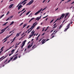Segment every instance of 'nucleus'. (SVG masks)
Returning a JSON list of instances; mask_svg holds the SVG:
<instances>
[{
	"label": "nucleus",
	"mask_w": 74,
	"mask_h": 74,
	"mask_svg": "<svg viewBox=\"0 0 74 74\" xmlns=\"http://www.w3.org/2000/svg\"><path fill=\"white\" fill-rule=\"evenodd\" d=\"M37 22H36L34 23L33 25L31 27L27 30V32H28L27 33V34H29V33L30 32H31V31L32 30V29H33V28H34L35 26H36V25L38 23H37Z\"/></svg>",
	"instance_id": "nucleus-1"
},
{
	"label": "nucleus",
	"mask_w": 74,
	"mask_h": 74,
	"mask_svg": "<svg viewBox=\"0 0 74 74\" xmlns=\"http://www.w3.org/2000/svg\"><path fill=\"white\" fill-rule=\"evenodd\" d=\"M62 27H63V25L62 24L60 27H59V28L58 29V30L56 31L55 33L54 34V35H53V36H52V37H51V38H53V37H55V34L56 33V32H58V31H59V30H60V29H62Z\"/></svg>",
	"instance_id": "nucleus-2"
},
{
	"label": "nucleus",
	"mask_w": 74,
	"mask_h": 74,
	"mask_svg": "<svg viewBox=\"0 0 74 74\" xmlns=\"http://www.w3.org/2000/svg\"><path fill=\"white\" fill-rule=\"evenodd\" d=\"M45 9H46V8H45L43 9H42V8L41 9L39 10L38 11V12H36L35 13L34 15H38V14H39V13H40V12H41V11H44V10H45Z\"/></svg>",
	"instance_id": "nucleus-3"
},
{
	"label": "nucleus",
	"mask_w": 74,
	"mask_h": 74,
	"mask_svg": "<svg viewBox=\"0 0 74 74\" xmlns=\"http://www.w3.org/2000/svg\"><path fill=\"white\" fill-rule=\"evenodd\" d=\"M65 15V14H63L61 16V17L59 18H58L55 21V22H56V21H58V20H60V19H62V18H64V16Z\"/></svg>",
	"instance_id": "nucleus-4"
},
{
	"label": "nucleus",
	"mask_w": 74,
	"mask_h": 74,
	"mask_svg": "<svg viewBox=\"0 0 74 74\" xmlns=\"http://www.w3.org/2000/svg\"><path fill=\"white\" fill-rule=\"evenodd\" d=\"M26 41H27V40H25L24 41H23V42L22 43V45L21 47V48L22 49H23V47L25 46V43H26Z\"/></svg>",
	"instance_id": "nucleus-5"
},
{
	"label": "nucleus",
	"mask_w": 74,
	"mask_h": 74,
	"mask_svg": "<svg viewBox=\"0 0 74 74\" xmlns=\"http://www.w3.org/2000/svg\"><path fill=\"white\" fill-rule=\"evenodd\" d=\"M34 30H33L32 32L31 33V34L29 35V37L28 38H30L31 37H32L34 34V33H35V31H33Z\"/></svg>",
	"instance_id": "nucleus-6"
},
{
	"label": "nucleus",
	"mask_w": 74,
	"mask_h": 74,
	"mask_svg": "<svg viewBox=\"0 0 74 74\" xmlns=\"http://www.w3.org/2000/svg\"><path fill=\"white\" fill-rule=\"evenodd\" d=\"M8 27V26H7L6 28H5L4 29H2L1 30V32H0V34H2L4 32H5V30H6V29H7Z\"/></svg>",
	"instance_id": "nucleus-7"
},
{
	"label": "nucleus",
	"mask_w": 74,
	"mask_h": 74,
	"mask_svg": "<svg viewBox=\"0 0 74 74\" xmlns=\"http://www.w3.org/2000/svg\"><path fill=\"white\" fill-rule=\"evenodd\" d=\"M33 2H34V0H32L30 1L26 5H30V4H32Z\"/></svg>",
	"instance_id": "nucleus-8"
},
{
	"label": "nucleus",
	"mask_w": 74,
	"mask_h": 74,
	"mask_svg": "<svg viewBox=\"0 0 74 74\" xmlns=\"http://www.w3.org/2000/svg\"><path fill=\"white\" fill-rule=\"evenodd\" d=\"M15 49H13L11 51V53H10V54H9V56H11V55H12V54L14 53V51H15Z\"/></svg>",
	"instance_id": "nucleus-9"
},
{
	"label": "nucleus",
	"mask_w": 74,
	"mask_h": 74,
	"mask_svg": "<svg viewBox=\"0 0 74 74\" xmlns=\"http://www.w3.org/2000/svg\"><path fill=\"white\" fill-rule=\"evenodd\" d=\"M5 58H6V56L4 57V56H3V57L1 58H0V62H1V60H3V59H5Z\"/></svg>",
	"instance_id": "nucleus-10"
},
{
	"label": "nucleus",
	"mask_w": 74,
	"mask_h": 74,
	"mask_svg": "<svg viewBox=\"0 0 74 74\" xmlns=\"http://www.w3.org/2000/svg\"><path fill=\"white\" fill-rule=\"evenodd\" d=\"M12 34H11L9 36H7L2 41H4V40H7V38H9V37H10V36H12Z\"/></svg>",
	"instance_id": "nucleus-11"
},
{
	"label": "nucleus",
	"mask_w": 74,
	"mask_h": 74,
	"mask_svg": "<svg viewBox=\"0 0 74 74\" xmlns=\"http://www.w3.org/2000/svg\"><path fill=\"white\" fill-rule=\"evenodd\" d=\"M22 7V5H19L18 7V10H19Z\"/></svg>",
	"instance_id": "nucleus-12"
},
{
	"label": "nucleus",
	"mask_w": 74,
	"mask_h": 74,
	"mask_svg": "<svg viewBox=\"0 0 74 74\" xmlns=\"http://www.w3.org/2000/svg\"><path fill=\"white\" fill-rule=\"evenodd\" d=\"M14 5V4H12L11 5H10L9 7V8H10H10H12V6Z\"/></svg>",
	"instance_id": "nucleus-13"
},
{
	"label": "nucleus",
	"mask_w": 74,
	"mask_h": 74,
	"mask_svg": "<svg viewBox=\"0 0 74 74\" xmlns=\"http://www.w3.org/2000/svg\"><path fill=\"white\" fill-rule=\"evenodd\" d=\"M3 48H4V46L2 47L0 49V51H0V54L1 53V52H2V51H3Z\"/></svg>",
	"instance_id": "nucleus-14"
},
{
	"label": "nucleus",
	"mask_w": 74,
	"mask_h": 74,
	"mask_svg": "<svg viewBox=\"0 0 74 74\" xmlns=\"http://www.w3.org/2000/svg\"><path fill=\"white\" fill-rule=\"evenodd\" d=\"M36 47H37L36 46V45H34L33 46V47H32V49H34V48H36Z\"/></svg>",
	"instance_id": "nucleus-15"
},
{
	"label": "nucleus",
	"mask_w": 74,
	"mask_h": 74,
	"mask_svg": "<svg viewBox=\"0 0 74 74\" xmlns=\"http://www.w3.org/2000/svg\"><path fill=\"white\" fill-rule=\"evenodd\" d=\"M32 45H33V43H32L31 45H29L27 47L28 49H29V48H30V47H31L32 46Z\"/></svg>",
	"instance_id": "nucleus-16"
},
{
	"label": "nucleus",
	"mask_w": 74,
	"mask_h": 74,
	"mask_svg": "<svg viewBox=\"0 0 74 74\" xmlns=\"http://www.w3.org/2000/svg\"><path fill=\"white\" fill-rule=\"evenodd\" d=\"M70 23H69L68 24V25H67V28L66 29V30H67V29H69V27H70V26H70Z\"/></svg>",
	"instance_id": "nucleus-17"
},
{
	"label": "nucleus",
	"mask_w": 74,
	"mask_h": 74,
	"mask_svg": "<svg viewBox=\"0 0 74 74\" xmlns=\"http://www.w3.org/2000/svg\"><path fill=\"white\" fill-rule=\"evenodd\" d=\"M26 11V10H25L23 13H21V14L19 16H21L23 14H24L25 12Z\"/></svg>",
	"instance_id": "nucleus-18"
},
{
	"label": "nucleus",
	"mask_w": 74,
	"mask_h": 74,
	"mask_svg": "<svg viewBox=\"0 0 74 74\" xmlns=\"http://www.w3.org/2000/svg\"><path fill=\"white\" fill-rule=\"evenodd\" d=\"M45 42H46V41H45V40H42V44H44Z\"/></svg>",
	"instance_id": "nucleus-19"
},
{
	"label": "nucleus",
	"mask_w": 74,
	"mask_h": 74,
	"mask_svg": "<svg viewBox=\"0 0 74 74\" xmlns=\"http://www.w3.org/2000/svg\"><path fill=\"white\" fill-rule=\"evenodd\" d=\"M69 13L66 14L64 17V19H65V18H66V17H67V16H68V15H69Z\"/></svg>",
	"instance_id": "nucleus-20"
},
{
	"label": "nucleus",
	"mask_w": 74,
	"mask_h": 74,
	"mask_svg": "<svg viewBox=\"0 0 74 74\" xmlns=\"http://www.w3.org/2000/svg\"><path fill=\"white\" fill-rule=\"evenodd\" d=\"M14 56H13V57H14ZM13 57H12L10 59V60H9L8 61V62H7V63H9L10 62V61H11V60H12V59H13Z\"/></svg>",
	"instance_id": "nucleus-21"
},
{
	"label": "nucleus",
	"mask_w": 74,
	"mask_h": 74,
	"mask_svg": "<svg viewBox=\"0 0 74 74\" xmlns=\"http://www.w3.org/2000/svg\"><path fill=\"white\" fill-rule=\"evenodd\" d=\"M16 37H14V38L13 39V40H13L11 42V43H12V42H14V41H15V38H16Z\"/></svg>",
	"instance_id": "nucleus-22"
},
{
	"label": "nucleus",
	"mask_w": 74,
	"mask_h": 74,
	"mask_svg": "<svg viewBox=\"0 0 74 74\" xmlns=\"http://www.w3.org/2000/svg\"><path fill=\"white\" fill-rule=\"evenodd\" d=\"M40 34H39V35H38V37L37 38H36V40H37L38 39V38H39V37H40Z\"/></svg>",
	"instance_id": "nucleus-23"
},
{
	"label": "nucleus",
	"mask_w": 74,
	"mask_h": 74,
	"mask_svg": "<svg viewBox=\"0 0 74 74\" xmlns=\"http://www.w3.org/2000/svg\"><path fill=\"white\" fill-rule=\"evenodd\" d=\"M27 26V24L26 23L25 24H24L23 25V28H24V27H26V26Z\"/></svg>",
	"instance_id": "nucleus-24"
},
{
	"label": "nucleus",
	"mask_w": 74,
	"mask_h": 74,
	"mask_svg": "<svg viewBox=\"0 0 74 74\" xmlns=\"http://www.w3.org/2000/svg\"><path fill=\"white\" fill-rule=\"evenodd\" d=\"M34 19V18H32L31 19V20H30L29 22V23H30V22H31L32 20H33V19Z\"/></svg>",
	"instance_id": "nucleus-25"
},
{
	"label": "nucleus",
	"mask_w": 74,
	"mask_h": 74,
	"mask_svg": "<svg viewBox=\"0 0 74 74\" xmlns=\"http://www.w3.org/2000/svg\"><path fill=\"white\" fill-rule=\"evenodd\" d=\"M18 59V57L16 56L13 59V60H16V59Z\"/></svg>",
	"instance_id": "nucleus-26"
},
{
	"label": "nucleus",
	"mask_w": 74,
	"mask_h": 74,
	"mask_svg": "<svg viewBox=\"0 0 74 74\" xmlns=\"http://www.w3.org/2000/svg\"><path fill=\"white\" fill-rule=\"evenodd\" d=\"M23 3H24V2H23V1L22 2H21L18 4H19V5H21V4H22Z\"/></svg>",
	"instance_id": "nucleus-27"
},
{
	"label": "nucleus",
	"mask_w": 74,
	"mask_h": 74,
	"mask_svg": "<svg viewBox=\"0 0 74 74\" xmlns=\"http://www.w3.org/2000/svg\"><path fill=\"white\" fill-rule=\"evenodd\" d=\"M19 36V34L17 33V34H16V36L15 37H18V36Z\"/></svg>",
	"instance_id": "nucleus-28"
},
{
	"label": "nucleus",
	"mask_w": 74,
	"mask_h": 74,
	"mask_svg": "<svg viewBox=\"0 0 74 74\" xmlns=\"http://www.w3.org/2000/svg\"><path fill=\"white\" fill-rule=\"evenodd\" d=\"M40 19V17H38L36 19V21L37 20V21H39V20Z\"/></svg>",
	"instance_id": "nucleus-29"
},
{
	"label": "nucleus",
	"mask_w": 74,
	"mask_h": 74,
	"mask_svg": "<svg viewBox=\"0 0 74 74\" xmlns=\"http://www.w3.org/2000/svg\"><path fill=\"white\" fill-rule=\"evenodd\" d=\"M18 52V51H16V52L14 55V56H16V55H17V54H16V53H17Z\"/></svg>",
	"instance_id": "nucleus-30"
},
{
	"label": "nucleus",
	"mask_w": 74,
	"mask_h": 74,
	"mask_svg": "<svg viewBox=\"0 0 74 74\" xmlns=\"http://www.w3.org/2000/svg\"><path fill=\"white\" fill-rule=\"evenodd\" d=\"M14 23V21H12L11 23L10 24V26H11V25H12V24H13Z\"/></svg>",
	"instance_id": "nucleus-31"
},
{
	"label": "nucleus",
	"mask_w": 74,
	"mask_h": 74,
	"mask_svg": "<svg viewBox=\"0 0 74 74\" xmlns=\"http://www.w3.org/2000/svg\"><path fill=\"white\" fill-rule=\"evenodd\" d=\"M8 23V22H7L6 23H4V24H3L2 26H5V25H6V24H7V23Z\"/></svg>",
	"instance_id": "nucleus-32"
},
{
	"label": "nucleus",
	"mask_w": 74,
	"mask_h": 74,
	"mask_svg": "<svg viewBox=\"0 0 74 74\" xmlns=\"http://www.w3.org/2000/svg\"><path fill=\"white\" fill-rule=\"evenodd\" d=\"M14 45H13V46H12L11 47H10L9 49H8L7 50V51H8V50H9V49H11V48H12V47H14Z\"/></svg>",
	"instance_id": "nucleus-33"
},
{
	"label": "nucleus",
	"mask_w": 74,
	"mask_h": 74,
	"mask_svg": "<svg viewBox=\"0 0 74 74\" xmlns=\"http://www.w3.org/2000/svg\"><path fill=\"white\" fill-rule=\"evenodd\" d=\"M68 19V18H66L65 20L63 21V22H65V21L67 20Z\"/></svg>",
	"instance_id": "nucleus-34"
},
{
	"label": "nucleus",
	"mask_w": 74,
	"mask_h": 74,
	"mask_svg": "<svg viewBox=\"0 0 74 74\" xmlns=\"http://www.w3.org/2000/svg\"><path fill=\"white\" fill-rule=\"evenodd\" d=\"M30 12H28L26 14V15H27L29 14Z\"/></svg>",
	"instance_id": "nucleus-35"
},
{
	"label": "nucleus",
	"mask_w": 74,
	"mask_h": 74,
	"mask_svg": "<svg viewBox=\"0 0 74 74\" xmlns=\"http://www.w3.org/2000/svg\"><path fill=\"white\" fill-rule=\"evenodd\" d=\"M9 19H10V18L9 17L6 20V21H8Z\"/></svg>",
	"instance_id": "nucleus-36"
},
{
	"label": "nucleus",
	"mask_w": 74,
	"mask_h": 74,
	"mask_svg": "<svg viewBox=\"0 0 74 74\" xmlns=\"http://www.w3.org/2000/svg\"><path fill=\"white\" fill-rule=\"evenodd\" d=\"M4 16V14H3L1 16V18L2 17H3Z\"/></svg>",
	"instance_id": "nucleus-37"
},
{
	"label": "nucleus",
	"mask_w": 74,
	"mask_h": 74,
	"mask_svg": "<svg viewBox=\"0 0 74 74\" xmlns=\"http://www.w3.org/2000/svg\"><path fill=\"white\" fill-rule=\"evenodd\" d=\"M71 0H69L67 2H65V3H68V2H70V1H71Z\"/></svg>",
	"instance_id": "nucleus-38"
},
{
	"label": "nucleus",
	"mask_w": 74,
	"mask_h": 74,
	"mask_svg": "<svg viewBox=\"0 0 74 74\" xmlns=\"http://www.w3.org/2000/svg\"><path fill=\"white\" fill-rule=\"evenodd\" d=\"M21 54H19L18 56L19 58H21Z\"/></svg>",
	"instance_id": "nucleus-39"
},
{
	"label": "nucleus",
	"mask_w": 74,
	"mask_h": 74,
	"mask_svg": "<svg viewBox=\"0 0 74 74\" xmlns=\"http://www.w3.org/2000/svg\"><path fill=\"white\" fill-rule=\"evenodd\" d=\"M53 21H54V20L53 19V20L50 22V23H52V22H53Z\"/></svg>",
	"instance_id": "nucleus-40"
},
{
	"label": "nucleus",
	"mask_w": 74,
	"mask_h": 74,
	"mask_svg": "<svg viewBox=\"0 0 74 74\" xmlns=\"http://www.w3.org/2000/svg\"><path fill=\"white\" fill-rule=\"evenodd\" d=\"M57 27V26L55 25V26H54L53 27V29H54V28H56V27Z\"/></svg>",
	"instance_id": "nucleus-41"
},
{
	"label": "nucleus",
	"mask_w": 74,
	"mask_h": 74,
	"mask_svg": "<svg viewBox=\"0 0 74 74\" xmlns=\"http://www.w3.org/2000/svg\"><path fill=\"white\" fill-rule=\"evenodd\" d=\"M13 16H10V18L11 19V18H12Z\"/></svg>",
	"instance_id": "nucleus-42"
},
{
	"label": "nucleus",
	"mask_w": 74,
	"mask_h": 74,
	"mask_svg": "<svg viewBox=\"0 0 74 74\" xmlns=\"http://www.w3.org/2000/svg\"><path fill=\"white\" fill-rule=\"evenodd\" d=\"M23 23H21V24H20V26H21V25H23Z\"/></svg>",
	"instance_id": "nucleus-43"
},
{
	"label": "nucleus",
	"mask_w": 74,
	"mask_h": 74,
	"mask_svg": "<svg viewBox=\"0 0 74 74\" xmlns=\"http://www.w3.org/2000/svg\"><path fill=\"white\" fill-rule=\"evenodd\" d=\"M9 13H10V12L8 11L6 14V15H8L9 14Z\"/></svg>",
	"instance_id": "nucleus-44"
},
{
	"label": "nucleus",
	"mask_w": 74,
	"mask_h": 74,
	"mask_svg": "<svg viewBox=\"0 0 74 74\" xmlns=\"http://www.w3.org/2000/svg\"><path fill=\"white\" fill-rule=\"evenodd\" d=\"M48 16V15H47L46 16H45V17H43V18H46V17H47V16Z\"/></svg>",
	"instance_id": "nucleus-45"
},
{
	"label": "nucleus",
	"mask_w": 74,
	"mask_h": 74,
	"mask_svg": "<svg viewBox=\"0 0 74 74\" xmlns=\"http://www.w3.org/2000/svg\"><path fill=\"white\" fill-rule=\"evenodd\" d=\"M40 29V27H38L37 28V29L38 30V29Z\"/></svg>",
	"instance_id": "nucleus-46"
},
{
	"label": "nucleus",
	"mask_w": 74,
	"mask_h": 74,
	"mask_svg": "<svg viewBox=\"0 0 74 74\" xmlns=\"http://www.w3.org/2000/svg\"><path fill=\"white\" fill-rule=\"evenodd\" d=\"M28 0H24L23 1L24 3V2H25V1H27Z\"/></svg>",
	"instance_id": "nucleus-47"
},
{
	"label": "nucleus",
	"mask_w": 74,
	"mask_h": 74,
	"mask_svg": "<svg viewBox=\"0 0 74 74\" xmlns=\"http://www.w3.org/2000/svg\"><path fill=\"white\" fill-rule=\"evenodd\" d=\"M25 36V35H24L22 37H21V38H20V39H19V40H21V39H22V38L23 37H24V36Z\"/></svg>",
	"instance_id": "nucleus-48"
},
{
	"label": "nucleus",
	"mask_w": 74,
	"mask_h": 74,
	"mask_svg": "<svg viewBox=\"0 0 74 74\" xmlns=\"http://www.w3.org/2000/svg\"><path fill=\"white\" fill-rule=\"evenodd\" d=\"M21 42H20L19 43H18V44H17V45H19V44H21Z\"/></svg>",
	"instance_id": "nucleus-49"
},
{
	"label": "nucleus",
	"mask_w": 74,
	"mask_h": 74,
	"mask_svg": "<svg viewBox=\"0 0 74 74\" xmlns=\"http://www.w3.org/2000/svg\"><path fill=\"white\" fill-rule=\"evenodd\" d=\"M46 1V0H44L42 2L43 3H44V2H45V1Z\"/></svg>",
	"instance_id": "nucleus-50"
},
{
	"label": "nucleus",
	"mask_w": 74,
	"mask_h": 74,
	"mask_svg": "<svg viewBox=\"0 0 74 74\" xmlns=\"http://www.w3.org/2000/svg\"><path fill=\"white\" fill-rule=\"evenodd\" d=\"M25 10V9L24 8V9H23V10H21V11H22H22H24V10Z\"/></svg>",
	"instance_id": "nucleus-51"
},
{
	"label": "nucleus",
	"mask_w": 74,
	"mask_h": 74,
	"mask_svg": "<svg viewBox=\"0 0 74 74\" xmlns=\"http://www.w3.org/2000/svg\"><path fill=\"white\" fill-rule=\"evenodd\" d=\"M26 2H25L23 4V5H25V4H26Z\"/></svg>",
	"instance_id": "nucleus-52"
},
{
	"label": "nucleus",
	"mask_w": 74,
	"mask_h": 74,
	"mask_svg": "<svg viewBox=\"0 0 74 74\" xmlns=\"http://www.w3.org/2000/svg\"><path fill=\"white\" fill-rule=\"evenodd\" d=\"M7 39H6V40H5L4 41V42H3V43H4V42H6V41H7Z\"/></svg>",
	"instance_id": "nucleus-53"
},
{
	"label": "nucleus",
	"mask_w": 74,
	"mask_h": 74,
	"mask_svg": "<svg viewBox=\"0 0 74 74\" xmlns=\"http://www.w3.org/2000/svg\"><path fill=\"white\" fill-rule=\"evenodd\" d=\"M32 14H29V15L28 16V17H29V16H30V15H31Z\"/></svg>",
	"instance_id": "nucleus-54"
},
{
	"label": "nucleus",
	"mask_w": 74,
	"mask_h": 74,
	"mask_svg": "<svg viewBox=\"0 0 74 74\" xmlns=\"http://www.w3.org/2000/svg\"><path fill=\"white\" fill-rule=\"evenodd\" d=\"M19 4L17 6H16V8H17V7H18L19 6Z\"/></svg>",
	"instance_id": "nucleus-55"
},
{
	"label": "nucleus",
	"mask_w": 74,
	"mask_h": 74,
	"mask_svg": "<svg viewBox=\"0 0 74 74\" xmlns=\"http://www.w3.org/2000/svg\"><path fill=\"white\" fill-rule=\"evenodd\" d=\"M24 34H25V32H24L22 34H21V36H23V35Z\"/></svg>",
	"instance_id": "nucleus-56"
},
{
	"label": "nucleus",
	"mask_w": 74,
	"mask_h": 74,
	"mask_svg": "<svg viewBox=\"0 0 74 74\" xmlns=\"http://www.w3.org/2000/svg\"><path fill=\"white\" fill-rule=\"evenodd\" d=\"M45 28V27H44V28H43L42 29V32H43V31H44V28Z\"/></svg>",
	"instance_id": "nucleus-57"
},
{
	"label": "nucleus",
	"mask_w": 74,
	"mask_h": 74,
	"mask_svg": "<svg viewBox=\"0 0 74 74\" xmlns=\"http://www.w3.org/2000/svg\"><path fill=\"white\" fill-rule=\"evenodd\" d=\"M74 1H73V2H72L71 3V4H74Z\"/></svg>",
	"instance_id": "nucleus-58"
},
{
	"label": "nucleus",
	"mask_w": 74,
	"mask_h": 74,
	"mask_svg": "<svg viewBox=\"0 0 74 74\" xmlns=\"http://www.w3.org/2000/svg\"><path fill=\"white\" fill-rule=\"evenodd\" d=\"M44 34H45V33H44L42 34V36H44Z\"/></svg>",
	"instance_id": "nucleus-59"
},
{
	"label": "nucleus",
	"mask_w": 74,
	"mask_h": 74,
	"mask_svg": "<svg viewBox=\"0 0 74 74\" xmlns=\"http://www.w3.org/2000/svg\"><path fill=\"white\" fill-rule=\"evenodd\" d=\"M12 32H13V31H12L10 32L9 34H10V33H12Z\"/></svg>",
	"instance_id": "nucleus-60"
},
{
	"label": "nucleus",
	"mask_w": 74,
	"mask_h": 74,
	"mask_svg": "<svg viewBox=\"0 0 74 74\" xmlns=\"http://www.w3.org/2000/svg\"><path fill=\"white\" fill-rule=\"evenodd\" d=\"M58 10V8H57L56 9L55 11H57Z\"/></svg>",
	"instance_id": "nucleus-61"
},
{
	"label": "nucleus",
	"mask_w": 74,
	"mask_h": 74,
	"mask_svg": "<svg viewBox=\"0 0 74 74\" xmlns=\"http://www.w3.org/2000/svg\"><path fill=\"white\" fill-rule=\"evenodd\" d=\"M29 26L28 25L27 27V29L28 28H29Z\"/></svg>",
	"instance_id": "nucleus-62"
},
{
	"label": "nucleus",
	"mask_w": 74,
	"mask_h": 74,
	"mask_svg": "<svg viewBox=\"0 0 74 74\" xmlns=\"http://www.w3.org/2000/svg\"><path fill=\"white\" fill-rule=\"evenodd\" d=\"M48 40H49V39H47V40L46 41H48Z\"/></svg>",
	"instance_id": "nucleus-63"
},
{
	"label": "nucleus",
	"mask_w": 74,
	"mask_h": 74,
	"mask_svg": "<svg viewBox=\"0 0 74 74\" xmlns=\"http://www.w3.org/2000/svg\"><path fill=\"white\" fill-rule=\"evenodd\" d=\"M12 1V0H10V1H9V2H11V1Z\"/></svg>",
	"instance_id": "nucleus-64"
}]
</instances>
